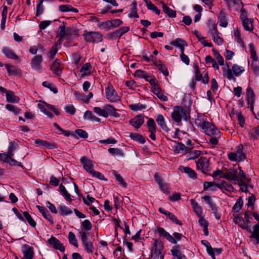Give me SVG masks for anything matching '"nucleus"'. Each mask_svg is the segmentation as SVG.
Returning <instances> with one entry per match:
<instances>
[{"label": "nucleus", "mask_w": 259, "mask_h": 259, "mask_svg": "<svg viewBox=\"0 0 259 259\" xmlns=\"http://www.w3.org/2000/svg\"><path fill=\"white\" fill-rule=\"evenodd\" d=\"M243 205V200L241 197H239L237 201L235 203L233 207V209L235 212H238L242 207Z\"/></svg>", "instance_id": "nucleus-52"}, {"label": "nucleus", "mask_w": 259, "mask_h": 259, "mask_svg": "<svg viewBox=\"0 0 259 259\" xmlns=\"http://www.w3.org/2000/svg\"><path fill=\"white\" fill-rule=\"evenodd\" d=\"M247 93V101L248 107L250 110L253 113V104L255 101V95L251 88L248 87L246 90Z\"/></svg>", "instance_id": "nucleus-11"}, {"label": "nucleus", "mask_w": 259, "mask_h": 259, "mask_svg": "<svg viewBox=\"0 0 259 259\" xmlns=\"http://www.w3.org/2000/svg\"><path fill=\"white\" fill-rule=\"evenodd\" d=\"M2 52L7 58L16 60L19 59L18 56L14 53L13 50L7 47H3Z\"/></svg>", "instance_id": "nucleus-23"}, {"label": "nucleus", "mask_w": 259, "mask_h": 259, "mask_svg": "<svg viewBox=\"0 0 259 259\" xmlns=\"http://www.w3.org/2000/svg\"><path fill=\"white\" fill-rule=\"evenodd\" d=\"M163 11L169 17L175 18L176 17V12L167 6L165 4L162 5Z\"/></svg>", "instance_id": "nucleus-28"}, {"label": "nucleus", "mask_w": 259, "mask_h": 259, "mask_svg": "<svg viewBox=\"0 0 259 259\" xmlns=\"http://www.w3.org/2000/svg\"><path fill=\"white\" fill-rule=\"evenodd\" d=\"M42 56L41 55L35 56L31 60V66L32 68L37 71L41 69V63L42 62Z\"/></svg>", "instance_id": "nucleus-10"}, {"label": "nucleus", "mask_w": 259, "mask_h": 259, "mask_svg": "<svg viewBox=\"0 0 259 259\" xmlns=\"http://www.w3.org/2000/svg\"><path fill=\"white\" fill-rule=\"evenodd\" d=\"M64 110L67 113L71 115H74L76 111L75 107L72 105H66L64 108Z\"/></svg>", "instance_id": "nucleus-62"}, {"label": "nucleus", "mask_w": 259, "mask_h": 259, "mask_svg": "<svg viewBox=\"0 0 259 259\" xmlns=\"http://www.w3.org/2000/svg\"><path fill=\"white\" fill-rule=\"evenodd\" d=\"M171 44L178 47L187 45L186 42L181 38H177L171 42Z\"/></svg>", "instance_id": "nucleus-56"}, {"label": "nucleus", "mask_w": 259, "mask_h": 259, "mask_svg": "<svg viewBox=\"0 0 259 259\" xmlns=\"http://www.w3.org/2000/svg\"><path fill=\"white\" fill-rule=\"evenodd\" d=\"M190 202L195 212L198 215H201L202 213V209L201 207L198 205V203L192 199L190 200Z\"/></svg>", "instance_id": "nucleus-39"}, {"label": "nucleus", "mask_w": 259, "mask_h": 259, "mask_svg": "<svg viewBox=\"0 0 259 259\" xmlns=\"http://www.w3.org/2000/svg\"><path fill=\"white\" fill-rule=\"evenodd\" d=\"M244 28L247 30L251 31L253 29L252 21L251 19H247L242 21Z\"/></svg>", "instance_id": "nucleus-33"}, {"label": "nucleus", "mask_w": 259, "mask_h": 259, "mask_svg": "<svg viewBox=\"0 0 259 259\" xmlns=\"http://www.w3.org/2000/svg\"><path fill=\"white\" fill-rule=\"evenodd\" d=\"M197 167L200 169L204 174L209 171V160L207 158L201 157L196 162Z\"/></svg>", "instance_id": "nucleus-8"}, {"label": "nucleus", "mask_w": 259, "mask_h": 259, "mask_svg": "<svg viewBox=\"0 0 259 259\" xmlns=\"http://www.w3.org/2000/svg\"><path fill=\"white\" fill-rule=\"evenodd\" d=\"M227 65V68H223V75L224 76L230 80H232L234 82L236 81V79L234 75L238 76L240 75L244 71L243 68L237 64H234L232 68H230L228 64Z\"/></svg>", "instance_id": "nucleus-1"}, {"label": "nucleus", "mask_w": 259, "mask_h": 259, "mask_svg": "<svg viewBox=\"0 0 259 259\" xmlns=\"http://www.w3.org/2000/svg\"><path fill=\"white\" fill-rule=\"evenodd\" d=\"M201 127L205 130L206 135L209 136H217L220 137V132L211 123L207 121H203L200 124Z\"/></svg>", "instance_id": "nucleus-3"}, {"label": "nucleus", "mask_w": 259, "mask_h": 259, "mask_svg": "<svg viewBox=\"0 0 259 259\" xmlns=\"http://www.w3.org/2000/svg\"><path fill=\"white\" fill-rule=\"evenodd\" d=\"M68 239L70 243L72 244L75 247L78 246V243L75 234L72 232H70L68 234Z\"/></svg>", "instance_id": "nucleus-50"}, {"label": "nucleus", "mask_w": 259, "mask_h": 259, "mask_svg": "<svg viewBox=\"0 0 259 259\" xmlns=\"http://www.w3.org/2000/svg\"><path fill=\"white\" fill-rule=\"evenodd\" d=\"M113 174L114 175L116 180L119 183V184L124 188L127 187V184L125 182L123 178L121 175L118 174L115 170L113 171Z\"/></svg>", "instance_id": "nucleus-35"}, {"label": "nucleus", "mask_w": 259, "mask_h": 259, "mask_svg": "<svg viewBox=\"0 0 259 259\" xmlns=\"http://www.w3.org/2000/svg\"><path fill=\"white\" fill-rule=\"evenodd\" d=\"M22 252L24 255V257L22 259H32L33 257V249L32 247L26 244L23 245Z\"/></svg>", "instance_id": "nucleus-15"}, {"label": "nucleus", "mask_w": 259, "mask_h": 259, "mask_svg": "<svg viewBox=\"0 0 259 259\" xmlns=\"http://www.w3.org/2000/svg\"><path fill=\"white\" fill-rule=\"evenodd\" d=\"M34 143L37 146H42L50 149L58 148V146L55 143H51L47 141L42 140L39 139L35 140Z\"/></svg>", "instance_id": "nucleus-14"}, {"label": "nucleus", "mask_w": 259, "mask_h": 259, "mask_svg": "<svg viewBox=\"0 0 259 259\" xmlns=\"http://www.w3.org/2000/svg\"><path fill=\"white\" fill-rule=\"evenodd\" d=\"M152 89L153 93L156 95L159 99L163 101H167L168 98L167 96L162 93L161 89L158 85L152 87Z\"/></svg>", "instance_id": "nucleus-22"}, {"label": "nucleus", "mask_w": 259, "mask_h": 259, "mask_svg": "<svg viewBox=\"0 0 259 259\" xmlns=\"http://www.w3.org/2000/svg\"><path fill=\"white\" fill-rule=\"evenodd\" d=\"M148 131L156 130V125L154 120L152 118H149L147 122Z\"/></svg>", "instance_id": "nucleus-63"}, {"label": "nucleus", "mask_w": 259, "mask_h": 259, "mask_svg": "<svg viewBox=\"0 0 259 259\" xmlns=\"http://www.w3.org/2000/svg\"><path fill=\"white\" fill-rule=\"evenodd\" d=\"M163 248V246L160 240L156 239L154 244V252L156 255H159L161 254Z\"/></svg>", "instance_id": "nucleus-27"}, {"label": "nucleus", "mask_w": 259, "mask_h": 259, "mask_svg": "<svg viewBox=\"0 0 259 259\" xmlns=\"http://www.w3.org/2000/svg\"><path fill=\"white\" fill-rule=\"evenodd\" d=\"M204 201L209 205L212 210H215V205L212 201L211 197L209 196H204L202 197Z\"/></svg>", "instance_id": "nucleus-47"}, {"label": "nucleus", "mask_w": 259, "mask_h": 259, "mask_svg": "<svg viewBox=\"0 0 259 259\" xmlns=\"http://www.w3.org/2000/svg\"><path fill=\"white\" fill-rule=\"evenodd\" d=\"M106 98L112 102H117L120 100V97L117 95L113 85L108 83L105 89Z\"/></svg>", "instance_id": "nucleus-5"}, {"label": "nucleus", "mask_w": 259, "mask_h": 259, "mask_svg": "<svg viewBox=\"0 0 259 259\" xmlns=\"http://www.w3.org/2000/svg\"><path fill=\"white\" fill-rule=\"evenodd\" d=\"M195 67L196 68L195 73L196 80L197 81H201L204 84L208 83L209 80L208 74L206 73L204 74V75L203 76L202 74L201 73L198 66L195 65Z\"/></svg>", "instance_id": "nucleus-13"}, {"label": "nucleus", "mask_w": 259, "mask_h": 259, "mask_svg": "<svg viewBox=\"0 0 259 259\" xmlns=\"http://www.w3.org/2000/svg\"><path fill=\"white\" fill-rule=\"evenodd\" d=\"M105 110L106 113L109 115L114 116L116 118H118L120 116V114L117 112V109L115 108L112 105H105Z\"/></svg>", "instance_id": "nucleus-24"}, {"label": "nucleus", "mask_w": 259, "mask_h": 259, "mask_svg": "<svg viewBox=\"0 0 259 259\" xmlns=\"http://www.w3.org/2000/svg\"><path fill=\"white\" fill-rule=\"evenodd\" d=\"M65 23L63 22V24L59 27V32L57 34V36L59 37V39L58 41V44H61L64 36H67L69 34V30L68 29L66 31L65 30Z\"/></svg>", "instance_id": "nucleus-17"}, {"label": "nucleus", "mask_w": 259, "mask_h": 259, "mask_svg": "<svg viewBox=\"0 0 259 259\" xmlns=\"http://www.w3.org/2000/svg\"><path fill=\"white\" fill-rule=\"evenodd\" d=\"M6 108L9 111L12 112L15 115H18L21 112V110L19 108L12 104H7Z\"/></svg>", "instance_id": "nucleus-43"}, {"label": "nucleus", "mask_w": 259, "mask_h": 259, "mask_svg": "<svg viewBox=\"0 0 259 259\" xmlns=\"http://www.w3.org/2000/svg\"><path fill=\"white\" fill-rule=\"evenodd\" d=\"M226 1L228 7L231 8V7L237 6L238 5H242V3L240 0H224Z\"/></svg>", "instance_id": "nucleus-53"}, {"label": "nucleus", "mask_w": 259, "mask_h": 259, "mask_svg": "<svg viewBox=\"0 0 259 259\" xmlns=\"http://www.w3.org/2000/svg\"><path fill=\"white\" fill-rule=\"evenodd\" d=\"M42 84L44 87L49 88L54 94H56L58 93V89L55 85L48 81H44Z\"/></svg>", "instance_id": "nucleus-49"}, {"label": "nucleus", "mask_w": 259, "mask_h": 259, "mask_svg": "<svg viewBox=\"0 0 259 259\" xmlns=\"http://www.w3.org/2000/svg\"><path fill=\"white\" fill-rule=\"evenodd\" d=\"M236 117L239 124L241 127H243L245 122V119L241 112L236 113Z\"/></svg>", "instance_id": "nucleus-60"}, {"label": "nucleus", "mask_w": 259, "mask_h": 259, "mask_svg": "<svg viewBox=\"0 0 259 259\" xmlns=\"http://www.w3.org/2000/svg\"><path fill=\"white\" fill-rule=\"evenodd\" d=\"M182 116L185 120H187V117L186 112L180 106H175L173 108V112L171 113V117L176 122H180L182 120Z\"/></svg>", "instance_id": "nucleus-4"}, {"label": "nucleus", "mask_w": 259, "mask_h": 259, "mask_svg": "<svg viewBox=\"0 0 259 259\" xmlns=\"http://www.w3.org/2000/svg\"><path fill=\"white\" fill-rule=\"evenodd\" d=\"M94 110L95 113L101 116H103L104 117H107L108 114L106 112L105 106L104 107L103 109H102L100 107H95L94 108Z\"/></svg>", "instance_id": "nucleus-44"}, {"label": "nucleus", "mask_w": 259, "mask_h": 259, "mask_svg": "<svg viewBox=\"0 0 259 259\" xmlns=\"http://www.w3.org/2000/svg\"><path fill=\"white\" fill-rule=\"evenodd\" d=\"M144 122V116L142 115H138L135 118L131 119L129 123L131 125L136 128H139L143 124Z\"/></svg>", "instance_id": "nucleus-16"}, {"label": "nucleus", "mask_w": 259, "mask_h": 259, "mask_svg": "<svg viewBox=\"0 0 259 259\" xmlns=\"http://www.w3.org/2000/svg\"><path fill=\"white\" fill-rule=\"evenodd\" d=\"M215 186L222 190L230 192L234 191V188L232 185L225 181H223L221 183L215 184Z\"/></svg>", "instance_id": "nucleus-21"}, {"label": "nucleus", "mask_w": 259, "mask_h": 259, "mask_svg": "<svg viewBox=\"0 0 259 259\" xmlns=\"http://www.w3.org/2000/svg\"><path fill=\"white\" fill-rule=\"evenodd\" d=\"M242 145H240L237 147V150L236 153L237 154V158L238 161H242L246 158L245 154L242 151Z\"/></svg>", "instance_id": "nucleus-41"}, {"label": "nucleus", "mask_w": 259, "mask_h": 259, "mask_svg": "<svg viewBox=\"0 0 259 259\" xmlns=\"http://www.w3.org/2000/svg\"><path fill=\"white\" fill-rule=\"evenodd\" d=\"M146 6L148 9L153 11L157 15L160 14V10H159L157 7H156L154 5H153L151 2L150 3H149L148 4H147Z\"/></svg>", "instance_id": "nucleus-61"}, {"label": "nucleus", "mask_w": 259, "mask_h": 259, "mask_svg": "<svg viewBox=\"0 0 259 259\" xmlns=\"http://www.w3.org/2000/svg\"><path fill=\"white\" fill-rule=\"evenodd\" d=\"M99 142L101 144H114L117 143V141L114 138L110 137L106 140H100Z\"/></svg>", "instance_id": "nucleus-57"}, {"label": "nucleus", "mask_w": 259, "mask_h": 259, "mask_svg": "<svg viewBox=\"0 0 259 259\" xmlns=\"http://www.w3.org/2000/svg\"><path fill=\"white\" fill-rule=\"evenodd\" d=\"M130 137L132 140L138 141L140 143L144 144L145 142L144 138L141 135L138 133H131Z\"/></svg>", "instance_id": "nucleus-32"}, {"label": "nucleus", "mask_w": 259, "mask_h": 259, "mask_svg": "<svg viewBox=\"0 0 259 259\" xmlns=\"http://www.w3.org/2000/svg\"><path fill=\"white\" fill-rule=\"evenodd\" d=\"M60 182L59 179H57L54 176H51L50 178V184L52 186H57Z\"/></svg>", "instance_id": "nucleus-64"}, {"label": "nucleus", "mask_w": 259, "mask_h": 259, "mask_svg": "<svg viewBox=\"0 0 259 259\" xmlns=\"http://www.w3.org/2000/svg\"><path fill=\"white\" fill-rule=\"evenodd\" d=\"M58 209L61 215H67L72 212V211L66 206L60 205L59 206Z\"/></svg>", "instance_id": "nucleus-37"}, {"label": "nucleus", "mask_w": 259, "mask_h": 259, "mask_svg": "<svg viewBox=\"0 0 259 259\" xmlns=\"http://www.w3.org/2000/svg\"><path fill=\"white\" fill-rule=\"evenodd\" d=\"M73 94L78 100H80L84 103H88V100H86L85 94H81L77 91H74Z\"/></svg>", "instance_id": "nucleus-55"}, {"label": "nucleus", "mask_w": 259, "mask_h": 259, "mask_svg": "<svg viewBox=\"0 0 259 259\" xmlns=\"http://www.w3.org/2000/svg\"><path fill=\"white\" fill-rule=\"evenodd\" d=\"M6 99L8 102L18 103L20 98L16 96L14 93L11 91H8L6 93Z\"/></svg>", "instance_id": "nucleus-25"}, {"label": "nucleus", "mask_w": 259, "mask_h": 259, "mask_svg": "<svg viewBox=\"0 0 259 259\" xmlns=\"http://www.w3.org/2000/svg\"><path fill=\"white\" fill-rule=\"evenodd\" d=\"M80 234L81 240L87 252L89 253H93L94 249L93 243L88 240L87 234L85 232H81Z\"/></svg>", "instance_id": "nucleus-7"}, {"label": "nucleus", "mask_w": 259, "mask_h": 259, "mask_svg": "<svg viewBox=\"0 0 259 259\" xmlns=\"http://www.w3.org/2000/svg\"><path fill=\"white\" fill-rule=\"evenodd\" d=\"M219 19H220V25L222 27H226L228 23L226 14L221 11L219 15Z\"/></svg>", "instance_id": "nucleus-30"}, {"label": "nucleus", "mask_w": 259, "mask_h": 259, "mask_svg": "<svg viewBox=\"0 0 259 259\" xmlns=\"http://www.w3.org/2000/svg\"><path fill=\"white\" fill-rule=\"evenodd\" d=\"M86 41L93 43H98L102 41L103 36L98 32H87L84 33Z\"/></svg>", "instance_id": "nucleus-6"}, {"label": "nucleus", "mask_w": 259, "mask_h": 259, "mask_svg": "<svg viewBox=\"0 0 259 259\" xmlns=\"http://www.w3.org/2000/svg\"><path fill=\"white\" fill-rule=\"evenodd\" d=\"M201 154V151L199 150H193L187 153V157L188 159H194L198 157Z\"/></svg>", "instance_id": "nucleus-38"}, {"label": "nucleus", "mask_w": 259, "mask_h": 259, "mask_svg": "<svg viewBox=\"0 0 259 259\" xmlns=\"http://www.w3.org/2000/svg\"><path fill=\"white\" fill-rule=\"evenodd\" d=\"M156 121L163 131L167 133L169 131V128L167 127L164 118L162 115L158 114L156 119Z\"/></svg>", "instance_id": "nucleus-20"}, {"label": "nucleus", "mask_w": 259, "mask_h": 259, "mask_svg": "<svg viewBox=\"0 0 259 259\" xmlns=\"http://www.w3.org/2000/svg\"><path fill=\"white\" fill-rule=\"evenodd\" d=\"M209 32L211 34L212 37L219 34L216 24L212 22L209 24Z\"/></svg>", "instance_id": "nucleus-40"}, {"label": "nucleus", "mask_w": 259, "mask_h": 259, "mask_svg": "<svg viewBox=\"0 0 259 259\" xmlns=\"http://www.w3.org/2000/svg\"><path fill=\"white\" fill-rule=\"evenodd\" d=\"M59 191L67 201L69 202L72 201L70 195L68 193L65 187L62 184L59 186Z\"/></svg>", "instance_id": "nucleus-34"}, {"label": "nucleus", "mask_w": 259, "mask_h": 259, "mask_svg": "<svg viewBox=\"0 0 259 259\" xmlns=\"http://www.w3.org/2000/svg\"><path fill=\"white\" fill-rule=\"evenodd\" d=\"M249 48L250 54L251 56V57L253 59V60L254 61H257V57L256 53V52L254 49V45L252 43H250L249 44Z\"/></svg>", "instance_id": "nucleus-51"}, {"label": "nucleus", "mask_w": 259, "mask_h": 259, "mask_svg": "<svg viewBox=\"0 0 259 259\" xmlns=\"http://www.w3.org/2000/svg\"><path fill=\"white\" fill-rule=\"evenodd\" d=\"M108 152L114 156H122L123 152L119 148H110L108 149Z\"/></svg>", "instance_id": "nucleus-46"}, {"label": "nucleus", "mask_w": 259, "mask_h": 259, "mask_svg": "<svg viewBox=\"0 0 259 259\" xmlns=\"http://www.w3.org/2000/svg\"><path fill=\"white\" fill-rule=\"evenodd\" d=\"M237 173L236 170H231L227 173L223 174L221 178H225L229 180L236 181L237 180Z\"/></svg>", "instance_id": "nucleus-26"}, {"label": "nucleus", "mask_w": 259, "mask_h": 259, "mask_svg": "<svg viewBox=\"0 0 259 259\" xmlns=\"http://www.w3.org/2000/svg\"><path fill=\"white\" fill-rule=\"evenodd\" d=\"M189 147L185 146L182 143L178 142L176 146V152L178 153L182 152L183 151H188Z\"/></svg>", "instance_id": "nucleus-48"}, {"label": "nucleus", "mask_w": 259, "mask_h": 259, "mask_svg": "<svg viewBox=\"0 0 259 259\" xmlns=\"http://www.w3.org/2000/svg\"><path fill=\"white\" fill-rule=\"evenodd\" d=\"M76 134L78 135L80 137L86 139L88 137V134L87 132L81 129H77L75 131Z\"/></svg>", "instance_id": "nucleus-58"}, {"label": "nucleus", "mask_w": 259, "mask_h": 259, "mask_svg": "<svg viewBox=\"0 0 259 259\" xmlns=\"http://www.w3.org/2000/svg\"><path fill=\"white\" fill-rule=\"evenodd\" d=\"M48 243L52 245L55 249L59 250L62 252H64L65 249L64 246L55 237L52 236L51 238L48 240Z\"/></svg>", "instance_id": "nucleus-9"}, {"label": "nucleus", "mask_w": 259, "mask_h": 259, "mask_svg": "<svg viewBox=\"0 0 259 259\" xmlns=\"http://www.w3.org/2000/svg\"><path fill=\"white\" fill-rule=\"evenodd\" d=\"M24 217L26 219L27 221L29 223V224L32 227H35L36 226V223L32 219L31 216L27 211H24L23 212Z\"/></svg>", "instance_id": "nucleus-42"}, {"label": "nucleus", "mask_w": 259, "mask_h": 259, "mask_svg": "<svg viewBox=\"0 0 259 259\" xmlns=\"http://www.w3.org/2000/svg\"><path fill=\"white\" fill-rule=\"evenodd\" d=\"M80 162L83 165L84 168L93 177L97 178L100 180L105 179L104 176L101 173L94 170V164L92 160L85 156H83L80 158Z\"/></svg>", "instance_id": "nucleus-2"}, {"label": "nucleus", "mask_w": 259, "mask_h": 259, "mask_svg": "<svg viewBox=\"0 0 259 259\" xmlns=\"http://www.w3.org/2000/svg\"><path fill=\"white\" fill-rule=\"evenodd\" d=\"M128 17L130 18L132 17H139V15L137 14V2L136 1H133L131 8L130 13L128 14Z\"/></svg>", "instance_id": "nucleus-31"}, {"label": "nucleus", "mask_w": 259, "mask_h": 259, "mask_svg": "<svg viewBox=\"0 0 259 259\" xmlns=\"http://www.w3.org/2000/svg\"><path fill=\"white\" fill-rule=\"evenodd\" d=\"M91 67L90 63H88L84 64L80 69V72L82 73V75L85 76L90 74V72L88 71H89Z\"/></svg>", "instance_id": "nucleus-45"}, {"label": "nucleus", "mask_w": 259, "mask_h": 259, "mask_svg": "<svg viewBox=\"0 0 259 259\" xmlns=\"http://www.w3.org/2000/svg\"><path fill=\"white\" fill-rule=\"evenodd\" d=\"M157 231L159 236L165 237L168 241L173 244H176L177 241L174 237L166 231L163 228L159 227L157 228Z\"/></svg>", "instance_id": "nucleus-18"}, {"label": "nucleus", "mask_w": 259, "mask_h": 259, "mask_svg": "<svg viewBox=\"0 0 259 259\" xmlns=\"http://www.w3.org/2000/svg\"><path fill=\"white\" fill-rule=\"evenodd\" d=\"M183 169L184 171L188 175V176L192 179H196L197 178V174L194 170L189 167L182 166L180 168L181 170Z\"/></svg>", "instance_id": "nucleus-29"}, {"label": "nucleus", "mask_w": 259, "mask_h": 259, "mask_svg": "<svg viewBox=\"0 0 259 259\" xmlns=\"http://www.w3.org/2000/svg\"><path fill=\"white\" fill-rule=\"evenodd\" d=\"M199 223L200 225L203 228L204 235L207 236L208 235V230L207 229L208 223L207 221L203 218H200L199 220Z\"/></svg>", "instance_id": "nucleus-36"}, {"label": "nucleus", "mask_w": 259, "mask_h": 259, "mask_svg": "<svg viewBox=\"0 0 259 259\" xmlns=\"http://www.w3.org/2000/svg\"><path fill=\"white\" fill-rule=\"evenodd\" d=\"M130 108L131 110L137 111L145 109L146 106L141 104H135L130 105Z\"/></svg>", "instance_id": "nucleus-54"}, {"label": "nucleus", "mask_w": 259, "mask_h": 259, "mask_svg": "<svg viewBox=\"0 0 259 259\" xmlns=\"http://www.w3.org/2000/svg\"><path fill=\"white\" fill-rule=\"evenodd\" d=\"M5 67L9 74L14 75L16 74L17 70L14 66L9 64H5Z\"/></svg>", "instance_id": "nucleus-59"}, {"label": "nucleus", "mask_w": 259, "mask_h": 259, "mask_svg": "<svg viewBox=\"0 0 259 259\" xmlns=\"http://www.w3.org/2000/svg\"><path fill=\"white\" fill-rule=\"evenodd\" d=\"M50 69L56 75L60 76L63 69L61 61L56 59L50 66Z\"/></svg>", "instance_id": "nucleus-12"}, {"label": "nucleus", "mask_w": 259, "mask_h": 259, "mask_svg": "<svg viewBox=\"0 0 259 259\" xmlns=\"http://www.w3.org/2000/svg\"><path fill=\"white\" fill-rule=\"evenodd\" d=\"M36 207L46 220L52 224L54 223L53 219L47 208L39 205H37Z\"/></svg>", "instance_id": "nucleus-19"}]
</instances>
